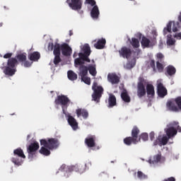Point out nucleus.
<instances>
[{
	"mask_svg": "<svg viewBox=\"0 0 181 181\" xmlns=\"http://www.w3.org/2000/svg\"><path fill=\"white\" fill-rule=\"evenodd\" d=\"M82 52L78 53V58L75 59L74 64H86V63H90L91 59L89 57L91 54V47L90 45L85 44L82 47Z\"/></svg>",
	"mask_w": 181,
	"mask_h": 181,
	"instance_id": "obj_1",
	"label": "nucleus"
},
{
	"mask_svg": "<svg viewBox=\"0 0 181 181\" xmlns=\"http://www.w3.org/2000/svg\"><path fill=\"white\" fill-rule=\"evenodd\" d=\"M140 132L141 130H139L138 127H133V129H132V136H128L124 139V144L127 145V146H129L132 145V144L136 145L138 142H141V136H139Z\"/></svg>",
	"mask_w": 181,
	"mask_h": 181,
	"instance_id": "obj_2",
	"label": "nucleus"
},
{
	"mask_svg": "<svg viewBox=\"0 0 181 181\" xmlns=\"http://www.w3.org/2000/svg\"><path fill=\"white\" fill-rule=\"evenodd\" d=\"M178 21H169L166 25L165 28L163 29V35L165 36V35H168V33H172L174 32L176 33V32H179L181 29V12L180 13L179 16H177Z\"/></svg>",
	"mask_w": 181,
	"mask_h": 181,
	"instance_id": "obj_3",
	"label": "nucleus"
},
{
	"mask_svg": "<svg viewBox=\"0 0 181 181\" xmlns=\"http://www.w3.org/2000/svg\"><path fill=\"white\" fill-rule=\"evenodd\" d=\"M18 62L16 58H10L8 59L7 66L4 67V73L6 76H9L12 77L16 73V66H18Z\"/></svg>",
	"mask_w": 181,
	"mask_h": 181,
	"instance_id": "obj_4",
	"label": "nucleus"
},
{
	"mask_svg": "<svg viewBox=\"0 0 181 181\" xmlns=\"http://www.w3.org/2000/svg\"><path fill=\"white\" fill-rule=\"evenodd\" d=\"M54 103L56 105H61L63 114H64V115H67L66 111H67L69 105H70V103H71V100H70L69 97L64 95H57Z\"/></svg>",
	"mask_w": 181,
	"mask_h": 181,
	"instance_id": "obj_5",
	"label": "nucleus"
},
{
	"mask_svg": "<svg viewBox=\"0 0 181 181\" xmlns=\"http://www.w3.org/2000/svg\"><path fill=\"white\" fill-rule=\"evenodd\" d=\"M40 145L45 146L47 149H49V151H53V149H57L59 148L60 143L59 142V139L51 138L47 140L41 139Z\"/></svg>",
	"mask_w": 181,
	"mask_h": 181,
	"instance_id": "obj_6",
	"label": "nucleus"
},
{
	"mask_svg": "<svg viewBox=\"0 0 181 181\" xmlns=\"http://www.w3.org/2000/svg\"><path fill=\"white\" fill-rule=\"evenodd\" d=\"M92 90H93V93L92 94L93 101L100 103V100L101 99V97H103L104 93V88L103 86H98L97 82H94L92 86Z\"/></svg>",
	"mask_w": 181,
	"mask_h": 181,
	"instance_id": "obj_7",
	"label": "nucleus"
},
{
	"mask_svg": "<svg viewBox=\"0 0 181 181\" xmlns=\"http://www.w3.org/2000/svg\"><path fill=\"white\" fill-rule=\"evenodd\" d=\"M39 148H40V146L37 141L31 143L28 146L27 148V152L28 153V159H30V160H33V159L37 156V151L39 150Z\"/></svg>",
	"mask_w": 181,
	"mask_h": 181,
	"instance_id": "obj_8",
	"label": "nucleus"
},
{
	"mask_svg": "<svg viewBox=\"0 0 181 181\" xmlns=\"http://www.w3.org/2000/svg\"><path fill=\"white\" fill-rule=\"evenodd\" d=\"M75 67H78V70L81 71H83V70H86L87 74H88L89 72V74L93 77L97 76V65L95 64H89L88 66L84 64H77L75 65Z\"/></svg>",
	"mask_w": 181,
	"mask_h": 181,
	"instance_id": "obj_9",
	"label": "nucleus"
},
{
	"mask_svg": "<svg viewBox=\"0 0 181 181\" xmlns=\"http://www.w3.org/2000/svg\"><path fill=\"white\" fill-rule=\"evenodd\" d=\"M66 4H68L70 8L73 11H80L83 7L82 0H66Z\"/></svg>",
	"mask_w": 181,
	"mask_h": 181,
	"instance_id": "obj_10",
	"label": "nucleus"
},
{
	"mask_svg": "<svg viewBox=\"0 0 181 181\" xmlns=\"http://www.w3.org/2000/svg\"><path fill=\"white\" fill-rule=\"evenodd\" d=\"M157 94L160 98H165L168 95V90L160 82L157 83Z\"/></svg>",
	"mask_w": 181,
	"mask_h": 181,
	"instance_id": "obj_11",
	"label": "nucleus"
},
{
	"mask_svg": "<svg viewBox=\"0 0 181 181\" xmlns=\"http://www.w3.org/2000/svg\"><path fill=\"white\" fill-rule=\"evenodd\" d=\"M157 42L155 40H149L148 37L143 36L141 44L142 47H153L156 45Z\"/></svg>",
	"mask_w": 181,
	"mask_h": 181,
	"instance_id": "obj_12",
	"label": "nucleus"
},
{
	"mask_svg": "<svg viewBox=\"0 0 181 181\" xmlns=\"http://www.w3.org/2000/svg\"><path fill=\"white\" fill-rule=\"evenodd\" d=\"M88 74H87V69L79 71L78 76L81 77V81H83L85 84L90 86L91 84V78L87 76Z\"/></svg>",
	"mask_w": 181,
	"mask_h": 181,
	"instance_id": "obj_13",
	"label": "nucleus"
},
{
	"mask_svg": "<svg viewBox=\"0 0 181 181\" xmlns=\"http://www.w3.org/2000/svg\"><path fill=\"white\" fill-rule=\"evenodd\" d=\"M97 137L95 135H89L85 139V144L88 148H94L95 146V141Z\"/></svg>",
	"mask_w": 181,
	"mask_h": 181,
	"instance_id": "obj_14",
	"label": "nucleus"
},
{
	"mask_svg": "<svg viewBox=\"0 0 181 181\" xmlns=\"http://www.w3.org/2000/svg\"><path fill=\"white\" fill-rule=\"evenodd\" d=\"M119 53L124 59H129V57L132 54V50L129 47H122Z\"/></svg>",
	"mask_w": 181,
	"mask_h": 181,
	"instance_id": "obj_15",
	"label": "nucleus"
},
{
	"mask_svg": "<svg viewBox=\"0 0 181 181\" xmlns=\"http://www.w3.org/2000/svg\"><path fill=\"white\" fill-rule=\"evenodd\" d=\"M61 50L63 56H65L66 57L69 56H71V53L73 52L71 47H70V46H69V44L67 43H64L61 45Z\"/></svg>",
	"mask_w": 181,
	"mask_h": 181,
	"instance_id": "obj_16",
	"label": "nucleus"
},
{
	"mask_svg": "<svg viewBox=\"0 0 181 181\" xmlns=\"http://www.w3.org/2000/svg\"><path fill=\"white\" fill-rule=\"evenodd\" d=\"M119 80V76L115 73H110L107 74V81L111 84H118Z\"/></svg>",
	"mask_w": 181,
	"mask_h": 181,
	"instance_id": "obj_17",
	"label": "nucleus"
},
{
	"mask_svg": "<svg viewBox=\"0 0 181 181\" xmlns=\"http://www.w3.org/2000/svg\"><path fill=\"white\" fill-rule=\"evenodd\" d=\"M166 107L169 111H173V112H179V107L178 106H176V102H175V100H168L166 103Z\"/></svg>",
	"mask_w": 181,
	"mask_h": 181,
	"instance_id": "obj_18",
	"label": "nucleus"
},
{
	"mask_svg": "<svg viewBox=\"0 0 181 181\" xmlns=\"http://www.w3.org/2000/svg\"><path fill=\"white\" fill-rule=\"evenodd\" d=\"M67 121L68 124L70 125V127H71L74 131H76L78 128V123L77 122V120L73 117V116L69 115Z\"/></svg>",
	"mask_w": 181,
	"mask_h": 181,
	"instance_id": "obj_19",
	"label": "nucleus"
},
{
	"mask_svg": "<svg viewBox=\"0 0 181 181\" xmlns=\"http://www.w3.org/2000/svg\"><path fill=\"white\" fill-rule=\"evenodd\" d=\"M137 95L139 98H142V97L146 95V89H145V85L141 83L137 84Z\"/></svg>",
	"mask_w": 181,
	"mask_h": 181,
	"instance_id": "obj_20",
	"label": "nucleus"
},
{
	"mask_svg": "<svg viewBox=\"0 0 181 181\" xmlns=\"http://www.w3.org/2000/svg\"><path fill=\"white\" fill-rule=\"evenodd\" d=\"M165 134L168 138H172V136H175V135H177V130L173 127H170L165 129Z\"/></svg>",
	"mask_w": 181,
	"mask_h": 181,
	"instance_id": "obj_21",
	"label": "nucleus"
},
{
	"mask_svg": "<svg viewBox=\"0 0 181 181\" xmlns=\"http://www.w3.org/2000/svg\"><path fill=\"white\" fill-rule=\"evenodd\" d=\"M146 93L148 98H153L155 96V88L152 84L146 85Z\"/></svg>",
	"mask_w": 181,
	"mask_h": 181,
	"instance_id": "obj_22",
	"label": "nucleus"
},
{
	"mask_svg": "<svg viewBox=\"0 0 181 181\" xmlns=\"http://www.w3.org/2000/svg\"><path fill=\"white\" fill-rule=\"evenodd\" d=\"M76 112L78 118L81 116L83 117V118H84V119L88 118V112L86 109H77L76 110Z\"/></svg>",
	"mask_w": 181,
	"mask_h": 181,
	"instance_id": "obj_23",
	"label": "nucleus"
},
{
	"mask_svg": "<svg viewBox=\"0 0 181 181\" xmlns=\"http://www.w3.org/2000/svg\"><path fill=\"white\" fill-rule=\"evenodd\" d=\"M117 105V98L113 94L109 95L108 98V107L112 108V107H115Z\"/></svg>",
	"mask_w": 181,
	"mask_h": 181,
	"instance_id": "obj_24",
	"label": "nucleus"
},
{
	"mask_svg": "<svg viewBox=\"0 0 181 181\" xmlns=\"http://www.w3.org/2000/svg\"><path fill=\"white\" fill-rule=\"evenodd\" d=\"M90 16L93 19H97L100 16L98 6H94L90 11Z\"/></svg>",
	"mask_w": 181,
	"mask_h": 181,
	"instance_id": "obj_25",
	"label": "nucleus"
},
{
	"mask_svg": "<svg viewBox=\"0 0 181 181\" xmlns=\"http://www.w3.org/2000/svg\"><path fill=\"white\" fill-rule=\"evenodd\" d=\"M176 74V68L173 65H169L165 68V76H175Z\"/></svg>",
	"mask_w": 181,
	"mask_h": 181,
	"instance_id": "obj_26",
	"label": "nucleus"
},
{
	"mask_svg": "<svg viewBox=\"0 0 181 181\" xmlns=\"http://www.w3.org/2000/svg\"><path fill=\"white\" fill-rule=\"evenodd\" d=\"M105 43H107L105 39L102 38L99 40L95 44H94V47H95V49L101 50V49H104V47H105Z\"/></svg>",
	"mask_w": 181,
	"mask_h": 181,
	"instance_id": "obj_27",
	"label": "nucleus"
},
{
	"mask_svg": "<svg viewBox=\"0 0 181 181\" xmlns=\"http://www.w3.org/2000/svg\"><path fill=\"white\" fill-rule=\"evenodd\" d=\"M28 59L31 62H37L40 59V53L38 52H34L28 55Z\"/></svg>",
	"mask_w": 181,
	"mask_h": 181,
	"instance_id": "obj_28",
	"label": "nucleus"
},
{
	"mask_svg": "<svg viewBox=\"0 0 181 181\" xmlns=\"http://www.w3.org/2000/svg\"><path fill=\"white\" fill-rule=\"evenodd\" d=\"M13 155L14 156H18L19 158H23V159H26V156H25L23 150H22L21 148L15 149L13 151Z\"/></svg>",
	"mask_w": 181,
	"mask_h": 181,
	"instance_id": "obj_29",
	"label": "nucleus"
},
{
	"mask_svg": "<svg viewBox=\"0 0 181 181\" xmlns=\"http://www.w3.org/2000/svg\"><path fill=\"white\" fill-rule=\"evenodd\" d=\"M11 162L14 163V165H17V166H21L22 165V157H19L18 156H14L11 158Z\"/></svg>",
	"mask_w": 181,
	"mask_h": 181,
	"instance_id": "obj_30",
	"label": "nucleus"
},
{
	"mask_svg": "<svg viewBox=\"0 0 181 181\" xmlns=\"http://www.w3.org/2000/svg\"><path fill=\"white\" fill-rule=\"evenodd\" d=\"M121 98L124 101V103H131V98L126 90L121 93Z\"/></svg>",
	"mask_w": 181,
	"mask_h": 181,
	"instance_id": "obj_31",
	"label": "nucleus"
},
{
	"mask_svg": "<svg viewBox=\"0 0 181 181\" xmlns=\"http://www.w3.org/2000/svg\"><path fill=\"white\" fill-rule=\"evenodd\" d=\"M67 76L69 80H70L71 81H76V80H77V74L71 70L68 71Z\"/></svg>",
	"mask_w": 181,
	"mask_h": 181,
	"instance_id": "obj_32",
	"label": "nucleus"
},
{
	"mask_svg": "<svg viewBox=\"0 0 181 181\" xmlns=\"http://www.w3.org/2000/svg\"><path fill=\"white\" fill-rule=\"evenodd\" d=\"M16 59L17 62H20V63H23L26 62L27 57L26 53L18 54L16 56Z\"/></svg>",
	"mask_w": 181,
	"mask_h": 181,
	"instance_id": "obj_33",
	"label": "nucleus"
},
{
	"mask_svg": "<svg viewBox=\"0 0 181 181\" xmlns=\"http://www.w3.org/2000/svg\"><path fill=\"white\" fill-rule=\"evenodd\" d=\"M61 49H62V45H60V44L57 42L55 43V45H54V51H53L54 55L60 56Z\"/></svg>",
	"mask_w": 181,
	"mask_h": 181,
	"instance_id": "obj_34",
	"label": "nucleus"
},
{
	"mask_svg": "<svg viewBox=\"0 0 181 181\" xmlns=\"http://www.w3.org/2000/svg\"><path fill=\"white\" fill-rule=\"evenodd\" d=\"M39 152L41 155H44L45 156H49V155H50V151L45 146L40 148Z\"/></svg>",
	"mask_w": 181,
	"mask_h": 181,
	"instance_id": "obj_35",
	"label": "nucleus"
},
{
	"mask_svg": "<svg viewBox=\"0 0 181 181\" xmlns=\"http://www.w3.org/2000/svg\"><path fill=\"white\" fill-rule=\"evenodd\" d=\"M176 43V40L172 37V35H168L167 36V45L168 46H173Z\"/></svg>",
	"mask_w": 181,
	"mask_h": 181,
	"instance_id": "obj_36",
	"label": "nucleus"
},
{
	"mask_svg": "<svg viewBox=\"0 0 181 181\" xmlns=\"http://www.w3.org/2000/svg\"><path fill=\"white\" fill-rule=\"evenodd\" d=\"M130 43L132 46H133V47H134L135 49H138V47H139V40L135 37L132 38V41Z\"/></svg>",
	"mask_w": 181,
	"mask_h": 181,
	"instance_id": "obj_37",
	"label": "nucleus"
},
{
	"mask_svg": "<svg viewBox=\"0 0 181 181\" xmlns=\"http://www.w3.org/2000/svg\"><path fill=\"white\" fill-rule=\"evenodd\" d=\"M163 62H160V61L156 62V67L158 73H162L163 71V69H165V66H163Z\"/></svg>",
	"mask_w": 181,
	"mask_h": 181,
	"instance_id": "obj_38",
	"label": "nucleus"
},
{
	"mask_svg": "<svg viewBox=\"0 0 181 181\" xmlns=\"http://www.w3.org/2000/svg\"><path fill=\"white\" fill-rule=\"evenodd\" d=\"M54 58L53 63L55 67H57V66H59V63L62 62V58L60 57V55H54Z\"/></svg>",
	"mask_w": 181,
	"mask_h": 181,
	"instance_id": "obj_39",
	"label": "nucleus"
},
{
	"mask_svg": "<svg viewBox=\"0 0 181 181\" xmlns=\"http://www.w3.org/2000/svg\"><path fill=\"white\" fill-rule=\"evenodd\" d=\"M137 177L140 180H145V179H148V175L144 174L142 171L137 172Z\"/></svg>",
	"mask_w": 181,
	"mask_h": 181,
	"instance_id": "obj_40",
	"label": "nucleus"
},
{
	"mask_svg": "<svg viewBox=\"0 0 181 181\" xmlns=\"http://www.w3.org/2000/svg\"><path fill=\"white\" fill-rule=\"evenodd\" d=\"M160 159H162V156L160 154H157L153 157V160H150V163H158V162H160Z\"/></svg>",
	"mask_w": 181,
	"mask_h": 181,
	"instance_id": "obj_41",
	"label": "nucleus"
},
{
	"mask_svg": "<svg viewBox=\"0 0 181 181\" xmlns=\"http://www.w3.org/2000/svg\"><path fill=\"white\" fill-rule=\"evenodd\" d=\"M169 139H170L169 137L168 136H161L160 137V143H161V146L162 145L165 146L168 144Z\"/></svg>",
	"mask_w": 181,
	"mask_h": 181,
	"instance_id": "obj_42",
	"label": "nucleus"
},
{
	"mask_svg": "<svg viewBox=\"0 0 181 181\" xmlns=\"http://www.w3.org/2000/svg\"><path fill=\"white\" fill-rule=\"evenodd\" d=\"M85 5H90V6H97V2L95 0H86L84 2Z\"/></svg>",
	"mask_w": 181,
	"mask_h": 181,
	"instance_id": "obj_43",
	"label": "nucleus"
},
{
	"mask_svg": "<svg viewBox=\"0 0 181 181\" xmlns=\"http://www.w3.org/2000/svg\"><path fill=\"white\" fill-rule=\"evenodd\" d=\"M175 103L178 107V110H181V96H178L175 99Z\"/></svg>",
	"mask_w": 181,
	"mask_h": 181,
	"instance_id": "obj_44",
	"label": "nucleus"
},
{
	"mask_svg": "<svg viewBox=\"0 0 181 181\" xmlns=\"http://www.w3.org/2000/svg\"><path fill=\"white\" fill-rule=\"evenodd\" d=\"M141 139H142L144 141H148V139H149V136L148 135L147 133H142L140 135V141Z\"/></svg>",
	"mask_w": 181,
	"mask_h": 181,
	"instance_id": "obj_45",
	"label": "nucleus"
},
{
	"mask_svg": "<svg viewBox=\"0 0 181 181\" xmlns=\"http://www.w3.org/2000/svg\"><path fill=\"white\" fill-rule=\"evenodd\" d=\"M160 138L161 136H158V137L156 139V140L153 142V145L156 146V145H158L159 146H162V144L160 143Z\"/></svg>",
	"mask_w": 181,
	"mask_h": 181,
	"instance_id": "obj_46",
	"label": "nucleus"
},
{
	"mask_svg": "<svg viewBox=\"0 0 181 181\" xmlns=\"http://www.w3.org/2000/svg\"><path fill=\"white\" fill-rule=\"evenodd\" d=\"M78 164H76L75 165H72L69 168V170H72L73 172H78Z\"/></svg>",
	"mask_w": 181,
	"mask_h": 181,
	"instance_id": "obj_47",
	"label": "nucleus"
},
{
	"mask_svg": "<svg viewBox=\"0 0 181 181\" xmlns=\"http://www.w3.org/2000/svg\"><path fill=\"white\" fill-rule=\"evenodd\" d=\"M78 172L79 173H83V172H86V167H83L81 165H78Z\"/></svg>",
	"mask_w": 181,
	"mask_h": 181,
	"instance_id": "obj_48",
	"label": "nucleus"
},
{
	"mask_svg": "<svg viewBox=\"0 0 181 181\" xmlns=\"http://www.w3.org/2000/svg\"><path fill=\"white\" fill-rule=\"evenodd\" d=\"M150 67H151V69H153V71L156 70V67L155 66V61L153 59H151L150 61Z\"/></svg>",
	"mask_w": 181,
	"mask_h": 181,
	"instance_id": "obj_49",
	"label": "nucleus"
},
{
	"mask_svg": "<svg viewBox=\"0 0 181 181\" xmlns=\"http://www.w3.org/2000/svg\"><path fill=\"white\" fill-rule=\"evenodd\" d=\"M23 66H24V67H30V66H32V63L33 62H29V61H27V60H25L24 62H23Z\"/></svg>",
	"mask_w": 181,
	"mask_h": 181,
	"instance_id": "obj_50",
	"label": "nucleus"
},
{
	"mask_svg": "<svg viewBox=\"0 0 181 181\" xmlns=\"http://www.w3.org/2000/svg\"><path fill=\"white\" fill-rule=\"evenodd\" d=\"M47 49L50 52H52L53 49H54V45L53 44V42H49Z\"/></svg>",
	"mask_w": 181,
	"mask_h": 181,
	"instance_id": "obj_51",
	"label": "nucleus"
},
{
	"mask_svg": "<svg viewBox=\"0 0 181 181\" xmlns=\"http://www.w3.org/2000/svg\"><path fill=\"white\" fill-rule=\"evenodd\" d=\"M163 57H165V56H163V54H162V53L157 54V59H160L159 62H160V63H163L162 59H163Z\"/></svg>",
	"mask_w": 181,
	"mask_h": 181,
	"instance_id": "obj_52",
	"label": "nucleus"
},
{
	"mask_svg": "<svg viewBox=\"0 0 181 181\" xmlns=\"http://www.w3.org/2000/svg\"><path fill=\"white\" fill-rule=\"evenodd\" d=\"M174 37L177 40H181V32L175 33V35H174Z\"/></svg>",
	"mask_w": 181,
	"mask_h": 181,
	"instance_id": "obj_53",
	"label": "nucleus"
},
{
	"mask_svg": "<svg viewBox=\"0 0 181 181\" xmlns=\"http://www.w3.org/2000/svg\"><path fill=\"white\" fill-rule=\"evenodd\" d=\"M175 129L177 130V131L178 132H181V127L179 126V122H175Z\"/></svg>",
	"mask_w": 181,
	"mask_h": 181,
	"instance_id": "obj_54",
	"label": "nucleus"
},
{
	"mask_svg": "<svg viewBox=\"0 0 181 181\" xmlns=\"http://www.w3.org/2000/svg\"><path fill=\"white\" fill-rule=\"evenodd\" d=\"M12 53H6V54L4 55V59H12Z\"/></svg>",
	"mask_w": 181,
	"mask_h": 181,
	"instance_id": "obj_55",
	"label": "nucleus"
},
{
	"mask_svg": "<svg viewBox=\"0 0 181 181\" xmlns=\"http://www.w3.org/2000/svg\"><path fill=\"white\" fill-rule=\"evenodd\" d=\"M145 83V78L144 77H139L137 84H144Z\"/></svg>",
	"mask_w": 181,
	"mask_h": 181,
	"instance_id": "obj_56",
	"label": "nucleus"
},
{
	"mask_svg": "<svg viewBox=\"0 0 181 181\" xmlns=\"http://www.w3.org/2000/svg\"><path fill=\"white\" fill-rule=\"evenodd\" d=\"M158 36V33L156 31H153V40H156V37Z\"/></svg>",
	"mask_w": 181,
	"mask_h": 181,
	"instance_id": "obj_57",
	"label": "nucleus"
},
{
	"mask_svg": "<svg viewBox=\"0 0 181 181\" xmlns=\"http://www.w3.org/2000/svg\"><path fill=\"white\" fill-rule=\"evenodd\" d=\"M99 176H100V177H108V174L105 172H103L99 175Z\"/></svg>",
	"mask_w": 181,
	"mask_h": 181,
	"instance_id": "obj_58",
	"label": "nucleus"
},
{
	"mask_svg": "<svg viewBox=\"0 0 181 181\" xmlns=\"http://www.w3.org/2000/svg\"><path fill=\"white\" fill-rule=\"evenodd\" d=\"M150 139L151 141H153V139H155V133L153 132L150 133Z\"/></svg>",
	"mask_w": 181,
	"mask_h": 181,
	"instance_id": "obj_59",
	"label": "nucleus"
},
{
	"mask_svg": "<svg viewBox=\"0 0 181 181\" xmlns=\"http://www.w3.org/2000/svg\"><path fill=\"white\" fill-rule=\"evenodd\" d=\"M159 46H160V47L161 46H163V42L162 41V40H160L159 41Z\"/></svg>",
	"mask_w": 181,
	"mask_h": 181,
	"instance_id": "obj_60",
	"label": "nucleus"
},
{
	"mask_svg": "<svg viewBox=\"0 0 181 181\" xmlns=\"http://www.w3.org/2000/svg\"><path fill=\"white\" fill-rule=\"evenodd\" d=\"M69 36H73V30H69Z\"/></svg>",
	"mask_w": 181,
	"mask_h": 181,
	"instance_id": "obj_61",
	"label": "nucleus"
},
{
	"mask_svg": "<svg viewBox=\"0 0 181 181\" xmlns=\"http://www.w3.org/2000/svg\"><path fill=\"white\" fill-rule=\"evenodd\" d=\"M66 168V165H62L61 169H64Z\"/></svg>",
	"mask_w": 181,
	"mask_h": 181,
	"instance_id": "obj_62",
	"label": "nucleus"
},
{
	"mask_svg": "<svg viewBox=\"0 0 181 181\" xmlns=\"http://www.w3.org/2000/svg\"><path fill=\"white\" fill-rule=\"evenodd\" d=\"M27 138H28V139H29V138H30V135L28 134V135L27 136Z\"/></svg>",
	"mask_w": 181,
	"mask_h": 181,
	"instance_id": "obj_63",
	"label": "nucleus"
},
{
	"mask_svg": "<svg viewBox=\"0 0 181 181\" xmlns=\"http://www.w3.org/2000/svg\"><path fill=\"white\" fill-rule=\"evenodd\" d=\"M92 63H93V64H95V62H94V59L92 60Z\"/></svg>",
	"mask_w": 181,
	"mask_h": 181,
	"instance_id": "obj_64",
	"label": "nucleus"
}]
</instances>
